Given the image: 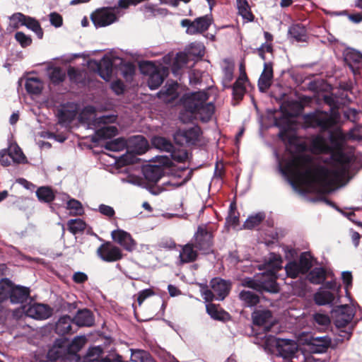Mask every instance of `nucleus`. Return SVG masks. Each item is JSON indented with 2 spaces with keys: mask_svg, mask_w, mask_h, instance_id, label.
Instances as JSON below:
<instances>
[{
  "mask_svg": "<svg viewBox=\"0 0 362 362\" xmlns=\"http://www.w3.org/2000/svg\"><path fill=\"white\" fill-rule=\"evenodd\" d=\"M98 211L101 214H103V215H104V216H107L108 218L113 217L115 216V210H114V209L112 206H108V205H105V204H100V205H99V206H98Z\"/></svg>",
  "mask_w": 362,
  "mask_h": 362,
  "instance_id": "nucleus-63",
  "label": "nucleus"
},
{
  "mask_svg": "<svg viewBox=\"0 0 362 362\" xmlns=\"http://www.w3.org/2000/svg\"><path fill=\"white\" fill-rule=\"evenodd\" d=\"M279 136L283 141H287L289 145L298 146V148L300 150H304L305 148V145H303V144L298 145V144L297 137L294 134L288 136V135H287V134L286 132H281L279 134Z\"/></svg>",
  "mask_w": 362,
  "mask_h": 362,
  "instance_id": "nucleus-53",
  "label": "nucleus"
},
{
  "mask_svg": "<svg viewBox=\"0 0 362 362\" xmlns=\"http://www.w3.org/2000/svg\"><path fill=\"white\" fill-rule=\"evenodd\" d=\"M344 144L345 137L341 133L330 132L329 142L321 135L310 139L313 153L330 155L332 165L329 168L318 165L311 156L304 153L293 156L283 167L275 152L279 172L295 189L300 185L332 192L341 182L351 162V156L344 151Z\"/></svg>",
  "mask_w": 362,
  "mask_h": 362,
  "instance_id": "nucleus-1",
  "label": "nucleus"
},
{
  "mask_svg": "<svg viewBox=\"0 0 362 362\" xmlns=\"http://www.w3.org/2000/svg\"><path fill=\"white\" fill-rule=\"evenodd\" d=\"M314 300L316 304L320 305L332 304L335 301V296L330 291L320 288L315 294Z\"/></svg>",
  "mask_w": 362,
  "mask_h": 362,
  "instance_id": "nucleus-26",
  "label": "nucleus"
},
{
  "mask_svg": "<svg viewBox=\"0 0 362 362\" xmlns=\"http://www.w3.org/2000/svg\"><path fill=\"white\" fill-rule=\"evenodd\" d=\"M170 156L175 161L182 163L185 161L188 158V153L185 150H175V148L171 152Z\"/></svg>",
  "mask_w": 362,
  "mask_h": 362,
  "instance_id": "nucleus-55",
  "label": "nucleus"
},
{
  "mask_svg": "<svg viewBox=\"0 0 362 362\" xmlns=\"http://www.w3.org/2000/svg\"><path fill=\"white\" fill-rule=\"evenodd\" d=\"M69 231L76 235L83 232L86 226V223L81 218L71 219L67 223Z\"/></svg>",
  "mask_w": 362,
  "mask_h": 362,
  "instance_id": "nucleus-44",
  "label": "nucleus"
},
{
  "mask_svg": "<svg viewBox=\"0 0 362 362\" xmlns=\"http://www.w3.org/2000/svg\"><path fill=\"white\" fill-rule=\"evenodd\" d=\"M276 272H270V275L263 274L259 276L258 291H265L270 293H276L279 291L276 282Z\"/></svg>",
  "mask_w": 362,
  "mask_h": 362,
  "instance_id": "nucleus-17",
  "label": "nucleus"
},
{
  "mask_svg": "<svg viewBox=\"0 0 362 362\" xmlns=\"http://www.w3.org/2000/svg\"><path fill=\"white\" fill-rule=\"evenodd\" d=\"M9 153H12V160L16 163H23L25 160L20 148L16 147L13 150H10Z\"/></svg>",
  "mask_w": 362,
  "mask_h": 362,
  "instance_id": "nucleus-60",
  "label": "nucleus"
},
{
  "mask_svg": "<svg viewBox=\"0 0 362 362\" xmlns=\"http://www.w3.org/2000/svg\"><path fill=\"white\" fill-rule=\"evenodd\" d=\"M112 240L119 244L126 250L132 252L135 250L136 244L130 233L121 229L115 230L112 232Z\"/></svg>",
  "mask_w": 362,
  "mask_h": 362,
  "instance_id": "nucleus-15",
  "label": "nucleus"
},
{
  "mask_svg": "<svg viewBox=\"0 0 362 362\" xmlns=\"http://www.w3.org/2000/svg\"><path fill=\"white\" fill-rule=\"evenodd\" d=\"M36 196L39 201L49 203L54 199V194L49 187H40L36 191Z\"/></svg>",
  "mask_w": 362,
  "mask_h": 362,
  "instance_id": "nucleus-34",
  "label": "nucleus"
},
{
  "mask_svg": "<svg viewBox=\"0 0 362 362\" xmlns=\"http://www.w3.org/2000/svg\"><path fill=\"white\" fill-rule=\"evenodd\" d=\"M116 120V117L112 115H103L96 117L93 121L95 129V135L100 139H110L117 134V128L110 124Z\"/></svg>",
  "mask_w": 362,
  "mask_h": 362,
  "instance_id": "nucleus-4",
  "label": "nucleus"
},
{
  "mask_svg": "<svg viewBox=\"0 0 362 362\" xmlns=\"http://www.w3.org/2000/svg\"><path fill=\"white\" fill-rule=\"evenodd\" d=\"M259 276H257L255 279L252 278H245L242 281V286L247 287L246 289L258 291Z\"/></svg>",
  "mask_w": 362,
  "mask_h": 362,
  "instance_id": "nucleus-54",
  "label": "nucleus"
},
{
  "mask_svg": "<svg viewBox=\"0 0 362 362\" xmlns=\"http://www.w3.org/2000/svg\"><path fill=\"white\" fill-rule=\"evenodd\" d=\"M141 69L144 74L149 75L148 86L150 89L156 90L163 83L164 80L163 76L153 62H144L141 65Z\"/></svg>",
  "mask_w": 362,
  "mask_h": 362,
  "instance_id": "nucleus-9",
  "label": "nucleus"
},
{
  "mask_svg": "<svg viewBox=\"0 0 362 362\" xmlns=\"http://www.w3.org/2000/svg\"><path fill=\"white\" fill-rule=\"evenodd\" d=\"M24 25L26 26L28 29L33 31L38 38L41 39L43 36V30L40 26L39 22L35 18L28 16L27 21L24 23Z\"/></svg>",
  "mask_w": 362,
  "mask_h": 362,
  "instance_id": "nucleus-47",
  "label": "nucleus"
},
{
  "mask_svg": "<svg viewBox=\"0 0 362 362\" xmlns=\"http://www.w3.org/2000/svg\"><path fill=\"white\" fill-rule=\"evenodd\" d=\"M131 351V360L133 362H156L147 351L141 349H132Z\"/></svg>",
  "mask_w": 362,
  "mask_h": 362,
  "instance_id": "nucleus-36",
  "label": "nucleus"
},
{
  "mask_svg": "<svg viewBox=\"0 0 362 362\" xmlns=\"http://www.w3.org/2000/svg\"><path fill=\"white\" fill-rule=\"evenodd\" d=\"M201 129L194 126L189 129H179L174 135L175 141L180 145H194L200 136Z\"/></svg>",
  "mask_w": 362,
  "mask_h": 362,
  "instance_id": "nucleus-10",
  "label": "nucleus"
},
{
  "mask_svg": "<svg viewBox=\"0 0 362 362\" xmlns=\"http://www.w3.org/2000/svg\"><path fill=\"white\" fill-rule=\"evenodd\" d=\"M11 281L4 279L0 284V303L6 300L10 301Z\"/></svg>",
  "mask_w": 362,
  "mask_h": 362,
  "instance_id": "nucleus-45",
  "label": "nucleus"
},
{
  "mask_svg": "<svg viewBox=\"0 0 362 362\" xmlns=\"http://www.w3.org/2000/svg\"><path fill=\"white\" fill-rule=\"evenodd\" d=\"M101 353L102 349L100 346H94L88 349L86 356L94 361L100 356Z\"/></svg>",
  "mask_w": 362,
  "mask_h": 362,
  "instance_id": "nucleus-64",
  "label": "nucleus"
},
{
  "mask_svg": "<svg viewBox=\"0 0 362 362\" xmlns=\"http://www.w3.org/2000/svg\"><path fill=\"white\" fill-rule=\"evenodd\" d=\"M142 171L145 179L153 184L157 183L165 175V169L160 165H148Z\"/></svg>",
  "mask_w": 362,
  "mask_h": 362,
  "instance_id": "nucleus-20",
  "label": "nucleus"
},
{
  "mask_svg": "<svg viewBox=\"0 0 362 362\" xmlns=\"http://www.w3.org/2000/svg\"><path fill=\"white\" fill-rule=\"evenodd\" d=\"M152 144L156 148L168 153L171 152L174 148L173 144L168 139L162 136L154 137L152 140Z\"/></svg>",
  "mask_w": 362,
  "mask_h": 362,
  "instance_id": "nucleus-35",
  "label": "nucleus"
},
{
  "mask_svg": "<svg viewBox=\"0 0 362 362\" xmlns=\"http://www.w3.org/2000/svg\"><path fill=\"white\" fill-rule=\"evenodd\" d=\"M122 74L127 81H131L135 74V66L128 63L122 66L121 68Z\"/></svg>",
  "mask_w": 362,
  "mask_h": 362,
  "instance_id": "nucleus-50",
  "label": "nucleus"
},
{
  "mask_svg": "<svg viewBox=\"0 0 362 362\" xmlns=\"http://www.w3.org/2000/svg\"><path fill=\"white\" fill-rule=\"evenodd\" d=\"M266 264L271 269L270 272H274L282 268V259L279 255L272 252L266 259Z\"/></svg>",
  "mask_w": 362,
  "mask_h": 362,
  "instance_id": "nucleus-39",
  "label": "nucleus"
},
{
  "mask_svg": "<svg viewBox=\"0 0 362 362\" xmlns=\"http://www.w3.org/2000/svg\"><path fill=\"white\" fill-rule=\"evenodd\" d=\"M49 78L54 85H59L64 81L66 73L60 67H54L49 71Z\"/></svg>",
  "mask_w": 362,
  "mask_h": 362,
  "instance_id": "nucleus-38",
  "label": "nucleus"
},
{
  "mask_svg": "<svg viewBox=\"0 0 362 362\" xmlns=\"http://www.w3.org/2000/svg\"><path fill=\"white\" fill-rule=\"evenodd\" d=\"M212 233L206 228L199 226L194 235V246L203 254L212 252Z\"/></svg>",
  "mask_w": 362,
  "mask_h": 362,
  "instance_id": "nucleus-7",
  "label": "nucleus"
},
{
  "mask_svg": "<svg viewBox=\"0 0 362 362\" xmlns=\"http://www.w3.org/2000/svg\"><path fill=\"white\" fill-rule=\"evenodd\" d=\"M25 87L28 93L38 95L41 93L43 85L37 78H28L25 81Z\"/></svg>",
  "mask_w": 362,
  "mask_h": 362,
  "instance_id": "nucleus-31",
  "label": "nucleus"
},
{
  "mask_svg": "<svg viewBox=\"0 0 362 362\" xmlns=\"http://www.w3.org/2000/svg\"><path fill=\"white\" fill-rule=\"evenodd\" d=\"M188 62V56L184 52H179L177 54L175 62L173 63V69L175 72L176 69H181L183 66Z\"/></svg>",
  "mask_w": 362,
  "mask_h": 362,
  "instance_id": "nucleus-49",
  "label": "nucleus"
},
{
  "mask_svg": "<svg viewBox=\"0 0 362 362\" xmlns=\"http://www.w3.org/2000/svg\"><path fill=\"white\" fill-rule=\"evenodd\" d=\"M15 38L23 47L29 46L32 42L30 37L25 35L23 32H17L15 34Z\"/></svg>",
  "mask_w": 362,
  "mask_h": 362,
  "instance_id": "nucleus-57",
  "label": "nucleus"
},
{
  "mask_svg": "<svg viewBox=\"0 0 362 362\" xmlns=\"http://www.w3.org/2000/svg\"><path fill=\"white\" fill-rule=\"evenodd\" d=\"M273 78V67L271 62L264 64V69L258 80V88L261 92L267 91L272 85Z\"/></svg>",
  "mask_w": 362,
  "mask_h": 362,
  "instance_id": "nucleus-18",
  "label": "nucleus"
},
{
  "mask_svg": "<svg viewBox=\"0 0 362 362\" xmlns=\"http://www.w3.org/2000/svg\"><path fill=\"white\" fill-rule=\"evenodd\" d=\"M98 71L102 78L109 81L112 73V61L109 58L104 57L98 64Z\"/></svg>",
  "mask_w": 362,
  "mask_h": 362,
  "instance_id": "nucleus-25",
  "label": "nucleus"
},
{
  "mask_svg": "<svg viewBox=\"0 0 362 362\" xmlns=\"http://www.w3.org/2000/svg\"><path fill=\"white\" fill-rule=\"evenodd\" d=\"M287 276L291 277L292 279H295L298 277L300 274H304L303 271L298 262L296 261H290L288 262L284 267Z\"/></svg>",
  "mask_w": 362,
  "mask_h": 362,
  "instance_id": "nucleus-43",
  "label": "nucleus"
},
{
  "mask_svg": "<svg viewBox=\"0 0 362 362\" xmlns=\"http://www.w3.org/2000/svg\"><path fill=\"white\" fill-rule=\"evenodd\" d=\"M87 339L85 336H77L74 337L69 346V349L72 352H78L85 345Z\"/></svg>",
  "mask_w": 362,
  "mask_h": 362,
  "instance_id": "nucleus-48",
  "label": "nucleus"
},
{
  "mask_svg": "<svg viewBox=\"0 0 362 362\" xmlns=\"http://www.w3.org/2000/svg\"><path fill=\"white\" fill-rule=\"evenodd\" d=\"M76 114L73 111L62 109L58 111V122L62 126L69 125L74 119Z\"/></svg>",
  "mask_w": 362,
  "mask_h": 362,
  "instance_id": "nucleus-41",
  "label": "nucleus"
},
{
  "mask_svg": "<svg viewBox=\"0 0 362 362\" xmlns=\"http://www.w3.org/2000/svg\"><path fill=\"white\" fill-rule=\"evenodd\" d=\"M288 34L298 42L305 41L306 30L300 24H295L291 26L288 29Z\"/></svg>",
  "mask_w": 362,
  "mask_h": 362,
  "instance_id": "nucleus-32",
  "label": "nucleus"
},
{
  "mask_svg": "<svg viewBox=\"0 0 362 362\" xmlns=\"http://www.w3.org/2000/svg\"><path fill=\"white\" fill-rule=\"evenodd\" d=\"M12 160V153H9L6 150L0 151V163L3 166H8Z\"/></svg>",
  "mask_w": 362,
  "mask_h": 362,
  "instance_id": "nucleus-61",
  "label": "nucleus"
},
{
  "mask_svg": "<svg viewBox=\"0 0 362 362\" xmlns=\"http://www.w3.org/2000/svg\"><path fill=\"white\" fill-rule=\"evenodd\" d=\"M208 100L209 94L206 90L185 94L182 98L185 111L180 113V119L185 123L197 117L204 122L209 121L215 107L213 102H207Z\"/></svg>",
  "mask_w": 362,
  "mask_h": 362,
  "instance_id": "nucleus-2",
  "label": "nucleus"
},
{
  "mask_svg": "<svg viewBox=\"0 0 362 362\" xmlns=\"http://www.w3.org/2000/svg\"><path fill=\"white\" fill-rule=\"evenodd\" d=\"M246 81V74H243L239 76L233 86H231L233 89V95L238 100L242 99L245 93V83Z\"/></svg>",
  "mask_w": 362,
  "mask_h": 362,
  "instance_id": "nucleus-29",
  "label": "nucleus"
},
{
  "mask_svg": "<svg viewBox=\"0 0 362 362\" xmlns=\"http://www.w3.org/2000/svg\"><path fill=\"white\" fill-rule=\"evenodd\" d=\"M139 144V147L136 149L138 154H142L145 153L148 149V142L143 136H136L134 139V144Z\"/></svg>",
  "mask_w": 362,
  "mask_h": 362,
  "instance_id": "nucleus-56",
  "label": "nucleus"
},
{
  "mask_svg": "<svg viewBox=\"0 0 362 362\" xmlns=\"http://www.w3.org/2000/svg\"><path fill=\"white\" fill-rule=\"evenodd\" d=\"M28 18V16H25L21 13H16L10 17V19L13 22L14 28H18V23H20L21 25H24V23L27 21Z\"/></svg>",
  "mask_w": 362,
  "mask_h": 362,
  "instance_id": "nucleus-58",
  "label": "nucleus"
},
{
  "mask_svg": "<svg viewBox=\"0 0 362 362\" xmlns=\"http://www.w3.org/2000/svg\"><path fill=\"white\" fill-rule=\"evenodd\" d=\"M257 291L250 289H243L240 291L238 297L244 306L252 308L259 303V296Z\"/></svg>",
  "mask_w": 362,
  "mask_h": 362,
  "instance_id": "nucleus-23",
  "label": "nucleus"
},
{
  "mask_svg": "<svg viewBox=\"0 0 362 362\" xmlns=\"http://www.w3.org/2000/svg\"><path fill=\"white\" fill-rule=\"evenodd\" d=\"M74 321L77 327H90L94 324V317L91 311L85 308L77 311Z\"/></svg>",
  "mask_w": 362,
  "mask_h": 362,
  "instance_id": "nucleus-22",
  "label": "nucleus"
},
{
  "mask_svg": "<svg viewBox=\"0 0 362 362\" xmlns=\"http://www.w3.org/2000/svg\"><path fill=\"white\" fill-rule=\"evenodd\" d=\"M305 122L310 127L320 128L326 131L332 127L336 123L334 115L325 112H314L307 114L304 117Z\"/></svg>",
  "mask_w": 362,
  "mask_h": 362,
  "instance_id": "nucleus-5",
  "label": "nucleus"
},
{
  "mask_svg": "<svg viewBox=\"0 0 362 362\" xmlns=\"http://www.w3.org/2000/svg\"><path fill=\"white\" fill-rule=\"evenodd\" d=\"M238 13L247 22L254 20V16L247 0H236Z\"/></svg>",
  "mask_w": 362,
  "mask_h": 362,
  "instance_id": "nucleus-30",
  "label": "nucleus"
},
{
  "mask_svg": "<svg viewBox=\"0 0 362 362\" xmlns=\"http://www.w3.org/2000/svg\"><path fill=\"white\" fill-rule=\"evenodd\" d=\"M117 8H103L94 12L90 18L96 28L105 27L117 21Z\"/></svg>",
  "mask_w": 362,
  "mask_h": 362,
  "instance_id": "nucleus-6",
  "label": "nucleus"
},
{
  "mask_svg": "<svg viewBox=\"0 0 362 362\" xmlns=\"http://www.w3.org/2000/svg\"><path fill=\"white\" fill-rule=\"evenodd\" d=\"M212 18L209 15H205L194 20L193 21L184 19L181 21L182 27L187 28V33L190 35L203 33L208 30L211 24Z\"/></svg>",
  "mask_w": 362,
  "mask_h": 362,
  "instance_id": "nucleus-8",
  "label": "nucleus"
},
{
  "mask_svg": "<svg viewBox=\"0 0 362 362\" xmlns=\"http://www.w3.org/2000/svg\"><path fill=\"white\" fill-rule=\"evenodd\" d=\"M74 323V319L71 318L67 315L60 317L55 325L56 333L59 335L74 333V330H73L72 327Z\"/></svg>",
  "mask_w": 362,
  "mask_h": 362,
  "instance_id": "nucleus-21",
  "label": "nucleus"
},
{
  "mask_svg": "<svg viewBox=\"0 0 362 362\" xmlns=\"http://www.w3.org/2000/svg\"><path fill=\"white\" fill-rule=\"evenodd\" d=\"M266 351L284 360H289L296 356L298 351L297 343L292 339L276 338L272 335H266L262 341Z\"/></svg>",
  "mask_w": 362,
  "mask_h": 362,
  "instance_id": "nucleus-3",
  "label": "nucleus"
},
{
  "mask_svg": "<svg viewBox=\"0 0 362 362\" xmlns=\"http://www.w3.org/2000/svg\"><path fill=\"white\" fill-rule=\"evenodd\" d=\"M192 244L185 245L180 252V262L182 264L192 262L196 260L197 257V252L194 249Z\"/></svg>",
  "mask_w": 362,
  "mask_h": 362,
  "instance_id": "nucleus-27",
  "label": "nucleus"
},
{
  "mask_svg": "<svg viewBox=\"0 0 362 362\" xmlns=\"http://www.w3.org/2000/svg\"><path fill=\"white\" fill-rule=\"evenodd\" d=\"M303 273L306 274L313 266V257L310 252H303L298 262Z\"/></svg>",
  "mask_w": 362,
  "mask_h": 362,
  "instance_id": "nucleus-42",
  "label": "nucleus"
},
{
  "mask_svg": "<svg viewBox=\"0 0 362 362\" xmlns=\"http://www.w3.org/2000/svg\"><path fill=\"white\" fill-rule=\"evenodd\" d=\"M207 313L215 320H222L223 318L224 312L218 310L214 304L206 305Z\"/></svg>",
  "mask_w": 362,
  "mask_h": 362,
  "instance_id": "nucleus-52",
  "label": "nucleus"
},
{
  "mask_svg": "<svg viewBox=\"0 0 362 362\" xmlns=\"http://www.w3.org/2000/svg\"><path fill=\"white\" fill-rule=\"evenodd\" d=\"M344 59L354 75H359L362 69V54L354 49L348 48L344 52Z\"/></svg>",
  "mask_w": 362,
  "mask_h": 362,
  "instance_id": "nucleus-13",
  "label": "nucleus"
},
{
  "mask_svg": "<svg viewBox=\"0 0 362 362\" xmlns=\"http://www.w3.org/2000/svg\"><path fill=\"white\" fill-rule=\"evenodd\" d=\"M127 147L126 140L123 138H118L108 141L105 144V148L111 151H121Z\"/></svg>",
  "mask_w": 362,
  "mask_h": 362,
  "instance_id": "nucleus-46",
  "label": "nucleus"
},
{
  "mask_svg": "<svg viewBox=\"0 0 362 362\" xmlns=\"http://www.w3.org/2000/svg\"><path fill=\"white\" fill-rule=\"evenodd\" d=\"M30 297V289L28 287L14 286L11 281L10 302L12 304H23Z\"/></svg>",
  "mask_w": 362,
  "mask_h": 362,
  "instance_id": "nucleus-16",
  "label": "nucleus"
},
{
  "mask_svg": "<svg viewBox=\"0 0 362 362\" xmlns=\"http://www.w3.org/2000/svg\"><path fill=\"white\" fill-rule=\"evenodd\" d=\"M307 278L313 284H320L327 278V271L322 267H315L308 273Z\"/></svg>",
  "mask_w": 362,
  "mask_h": 362,
  "instance_id": "nucleus-28",
  "label": "nucleus"
},
{
  "mask_svg": "<svg viewBox=\"0 0 362 362\" xmlns=\"http://www.w3.org/2000/svg\"><path fill=\"white\" fill-rule=\"evenodd\" d=\"M24 312L28 317L36 320H46L52 314V310L48 305L33 303L23 307Z\"/></svg>",
  "mask_w": 362,
  "mask_h": 362,
  "instance_id": "nucleus-14",
  "label": "nucleus"
},
{
  "mask_svg": "<svg viewBox=\"0 0 362 362\" xmlns=\"http://www.w3.org/2000/svg\"><path fill=\"white\" fill-rule=\"evenodd\" d=\"M98 255L105 262H116L122 257V250L107 242L102 244L97 250Z\"/></svg>",
  "mask_w": 362,
  "mask_h": 362,
  "instance_id": "nucleus-12",
  "label": "nucleus"
},
{
  "mask_svg": "<svg viewBox=\"0 0 362 362\" xmlns=\"http://www.w3.org/2000/svg\"><path fill=\"white\" fill-rule=\"evenodd\" d=\"M272 318V312L269 310H259L253 315V322L257 325H264L270 322Z\"/></svg>",
  "mask_w": 362,
  "mask_h": 362,
  "instance_id": "nucleus-37",
  "label": "nucleus"
},
{
  "mask_svg": "<svg viewBox=\"0 0 362 362\" xmlns=\"http://www.w3.org/2000/svg\"><path fill=\"white\" fill-rule=\"evenodd\" d=\"M354 316L353 309L346 305L337 307L333 312L334 325L338 328L346 327L351 322Z\"/></svg>",
  "mask_w": 362,
  "mask_h": 362,
  "instance_id": "nucleus-11",
  "label": "nucleus"
},
{
  "mask_svg": "<svg viewBox=\"0 0 362 362\" xmlns=\"http://www.w3.org/2000/svg\"><path fill=\"white\" fill-rule=\"evenodd\" d=\"M264 218L265 214L264 212H259L255 215H251L245 221L243 227L245 229H252L259 226Z\"/></svg>",
  "mask_w": 362,
  "mask_h": 362,
  "instance_id": "nucleus-40",
  "label": "nucleus"
},
{
  "mask_svg": "<svg viewBox=\"0 0 362 362\" xmlns=\"http://www.w3.org/2000/svg\"><path fill=\"white\" fill-rule=\"evenodd\" d=\"M177 87L178 84L177 82H167L165 86L158 92V98L166 102L175 99L177 97Z\"/></svg>",
  "mask_w": 362,
  "mask_h": 362,
  "instance_id": "nucleus-24",
  "label": "nucleus"
},
{
  "mask_svg": "<svg viewBox=\"0 0 362 362\" xmlns=\"http://www.w3.org/2000/svg\"><path fill=\"white\" fill-rule=\"evenodd\" d=\"M175 177H173L169 180L164 181L162 183V186H157V190L153 191L152 193L154 194H158L163 191L179 187L185 184L187 181V179H183L181 182H177L175 181Z\"/></svg>",
  "mask_w": 362,
  "mask_h": 362,
  "instance_id": "nucleus-33",
  "label": "nucleus"
},
{
  "mask_svg": "<svg viewBox=\"0 0 362 362\" xmlns=\"http://www.w3.org/2000/svg\"><path fill=\"white\" fill-rule=\"evenodd\" d=\"M223 84L225 88H231L230 83L233 78V67L227 66L223 69Z\"/></svg>",
  "mask_w": 362,
  "mask_h": 362,
  "instance_id": "nucleus-51",
  "label": "nucleus"
},
{
  "mask_svg": "<svg viewBox=\"0 0 362 362\" xmlns=\"http://www.w3.org/2000/svg\"><path fill=\"white\" fill-rule=\"evenodd\" d=\"M210 285L216 296V300H222L226 297L230 288V285L228 281L220 278L213 279L210 282Z\"/></svg>",
  "mask_w": 362,
  "mask_h": 362,
  "instance_id": "nucleus-19",
  "label": "nucleus"
},
{
  "mask_svg": "<svg viewBox=\"0 0 362 362\" xmlns=\"http://www.w3.org/2000/svg\"><path fill=\"white\" fill-rule=\"evenodd\" d=\"M313 318L315 321L320 325L327 326L330 323V319L328 315L322 313H316Z\"/></svg>",
  "mask_w": 362,
  "mask_h": 362,
  "instance_id": "nucleus-62",
  "label": "nucleus"
},
{
  "mask_svg": "<svg viewBox=\"0 0 362 362\" xmlns=\"http://www.w3.org/2000/svg\"><path fill=\"white\" fill-rule=\"evenodd\" d=\"M67 209L73 210L76 214H81L83 212L81 203L74 199H70L67 202Z\"/></svg>",
  "mask_w": 362,
  "mask_h": 362,
  "instance_id": "nucleus-59",
  "label": "nucleus"
}]
</instances>
